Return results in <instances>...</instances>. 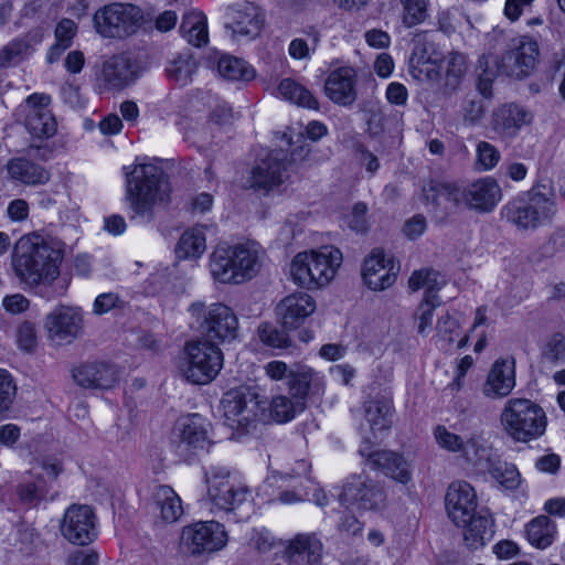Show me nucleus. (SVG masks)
<instances>
[{
	"label": "nucleus",
	"instance_id": "393cba45",
	"mask_svg": "<svg viewBox=\"0 0 565 565\" xmlns=\"http://www.w3.org/2000/svg\"><path fill=\"white\" fill-rule=\"evenodd\" d=\"M448 516L456 525L467 524L477 508L475 489L466 481H455L445 497Z\"/></svg>",
	"mask_w": 565,
	"mask_h": 565
},
{
	"label": "nucleus",
	"instance_id": "c9c22d12",
	"mask_svg": "<svg viewBox=\"0 0 565 565\" xmlns=\"http://www.w3.org/2000/svg\"><path fill=\"white\" fill-rule=\"evenodd\" d=\"M465 529L463 540L471 550L483 546L493 536V520L489 516L475 513L469 518L467 524L459 525Z\"/></svg>",
	"mask_w": 565,
	"mask_h": 565
},
{
	"label": "nucleus",
	"instance_id": "79ce46f5",
	"mask_svg": "<svg viewBox=\"0 0 565 565\" xmlns=\"http://www.w3.org/2000/svg\"><path fill=\"white\" fill-rule=\"evenodd\" d=\"M556 525L546 515L534 518L526 525V536L529 542L537 548H546L555 537Z\"/></svg>",
	"mask_w": 565,
	"mask_h": 565
},
{
	"label": "nucleus",
	"instance_id": "2f4dec72",
	"mask_svg": "<svg viewBox=\"0 0 565 565\" xmlns=\"http://www.w3.org/2000/svg\"><path fill=\"white\" fill-rule=\"evenodd\" d=\"M322 550L316 534H298L286 547L285 559L288 565H319Z\"/></svg>",
	"mask_w": 565,
	"mask_h": 565
},
{
	"label": "nucleus",
	"instance_id": "f257e3e1",
	"mask_svg": "<svg viewBox=\"0 0 565 565\" xmlns=\"http://www.w3.org/2000/svg\"><path fill=\"white\" fill-rule=\"evenodd\" d=\"M63 244L38 234L20 237L11 254V266L19 281L30 288L52 285L60 276Z\"/></svg>",
	"mask_w": 565,
	"mask_h": 565
},
{
	"label": "nucleus",
	"instance_id": "e2e57ef3",
	"mask_svg": "<svg viewBox=\"0 0 565 565\" xmlns=\"http://www.w3.org/2000/svg\"><path fill=\"white\" fill-rule=\"evenodd\" d=\"M318 42L319 35L317 32H313L311 35L312 46L303 39H294L289 44L288 53L295 60H308L310 57L311 50H315Z\"/></svg>",
	"mask_w": 565,
	"mask_h": 565
},
{
	"label": "nucleus",
	"instance_id": "2eb2a0df",
	"mask_svg": "<svg viewBox=\"0 0 565 565\" xmlns=\"http://www.w3.org/2000/svg\"><path fill=\"white\" fill-rule=\"evenodd\" d=\"M43 327L52 343L70 344L83 332L82 311L76 307L60 305L46 315Z\"/></svg>",
	"mask_w": 565,
	"mask_h": 565
},
{
	"label": "nucleus",
	"instance_id": "bb28decb",
	"mask_svg": "<svg viewBox=\"0 0 565 565\" xmlns=\"http://www.w3.org/2000/svg\"><path fill=\"white\" fill-rule=\"evenodd\" d=\"M356 72L351 66L331 71L324 82L326 95L340 106H350L358 98Z\"/></svg>",
	"mask_w": 565,
	"mask_h": 565
},
{
	"label": "nucleus",
	"instance_id": "dca6fc26",
	"mask_svg": "<svg viewBox=\"0 0 565 565\" xmlns=\"http://www.w3.org/2000/svg\"><path fill=\"white\" fill-rule=\"evenodd\" d=\"M182 545L193 555L222 550L227 543L224 525L215 521L198 522L183 527Z\"/></svg>",
	"mask_w": 565,
	"mask_h": 565
},
{
	"label": "nucleus",
	"instance_id": "4be33fe9",
	"mask_svg": "<svg viewBox=\"0 0 565 565\" xmlns=\"http://www.w3.org/2000/svg\"><path fill=\"white\" fill-rule=\"evenodd\" d=\"M516 385L515 359L512 356L497 359L482 384V394L490 399L508 397Z\"/></svg>",
	"mask_w": 565,
	"mask_h": 565
},
{
	"label": "nucleus",
	"instance_id": "ea45409f",
	"mask_svg": "<svg viewBox=\"0 0 565 565\" xmlns=\"http://www.w3.org/2000/svg\"><path fill=\"white\" fill-rule=\"evenodd\" d=\"M206 249V238L203 228L192 227L185 231L175 247L178 258L195 259L201 257Z\"/></svg>",
	"mask_w": 565,
	"mask_h": 565
},
{
	"label": "nucleus",
	"instance_id": "5701e85b",
	"mask_svg": "<svg viewBox=\"0 0 565 565\" xmlns=\"http://www.w3.org/2000/svg\"><path fill=\"white\" fill-rule=\"evenodd\" d=\"M317 309L312 296L303 291H296L284 297L276 306V315L282 327L297 329L305 323Z\"/></svg>",
	"mask_w": 565,
	"mask_h": 565
},
{
	"label": "nucleus",
	"instance_id": "412c9836",
	"mask_svg": "<svg viewBox=\"0 0 565 565\" xmlns=\"http://www.w3.org/2000/svg\"><path fill=\"white\" fill-rule=\"evenodd\" d=\"M285 171L286 154L282 150H275L257 162L246 183L257 192L268 193L282 183Z\"/></svg>",
	"mask_w": 565,
	"mask_h": 565
},
{
	"label": "nucleus",
	"instance_id": "39448f33",
	"mask_svg": "<svg viewBox=\"0 0 565 565\" xmlns=\"http://www.w3.org/2000/svg\"><path fill=\"white\" fill-rule=\"evenodd\" d=\"M342 264V253L334 246H322L298 253L290 264L292 281L301 288L319 289L334 278Z\"/></svg>",
	"mask_w": 565,
	"mask_h": 565
},
{
	"label": "nucleus",
	"instance_id": "7c9ffc66",
	"mask_svg": "<svg viewBox=\"0 0 565 565\" xmlns=\"http://www.w3.org/2000/svg\"><path fill=\"white\" fill-rule=\"evenodd\" d=\"M361 455L367 457L373 469L381 470L395 481L406 484L412 480V466L402 455L391 450H377L367 455L361 450Z\"/></svg>",
	"mask_w": 565,
	"mask_h": 565
},
{
	"label": "nucleus",
	"instance_id": "a19ab883",
	"mask_svg": "<svg viewBox=\"0 0 565 565\" xmlns=\"http://www.w3.org/2000/svg\"><path fill=\"white\" fill-rule=\"evenodd\" d=\"M216 71L227 81H250L255 76L254 68L245 61L227 54L217 57Z\"/></svg>",
	"mask_w": 565,
	"mask_h": 565
},
{
	"label": "nucleus",
	"instance_id": "6e6552de",
	"mask_svg": "<svg viewBox=\"0 0 565 565\" xmlns=\"http://www.w3.org/2000/svg\"><path fill=\"white\" fill-rule=\"evenodd\" d=\"M189 312L205 340L230 342L236 338L238 319L228 306L221 302L206 306L198 301L190 306Z\"/></svg>",
	"mask_w": 565,
	"mask_h": 565
},
{
	"label": "nucleus",
	"instance_id": "e433bc0d",
	"mask_svg": "<svg viewBox=\"0 0 565 565\" xmlns=\"http://www.w3.org/2000/svg\"><path fill=\"white\" fill-rule=\"evenodd\" d=\"M180 32L186 42L193 46L201 47L209 41L206 17L201 11H190L184 14Z\"/></svg>",
	"mask_w": 565,
	"mask_h": 565
},
{
	"label": "nucleus",
	"instance_id": "f03ea898",
	"mask_svg": "<svg viewBox=\"0 0 565 565\" xmlns=\"http://www.w3.org/2000/svg\"><path fill=\"white\" fill-rule=\"evenodd\" d=\"M126 201L132 217L153 218V211L170 201L171 185L163 169L153 163H136L125 167Z\"/></svg>",
	"mask_w": 565,
	"mask_h": 565
},
{
	"label": "nucleus",
	"instance_id": "09e8293b",
	"mask_svg": "<svg viewBox=\"0 0 565 565\" xmlns=\"http://www.w3.org/2000/svg\"><path fill=\"white\" fill-rule=\"evenodd\" d=\"M316 375L313 370L306 365H292L289 371L288 388L296 401L305 404V399Z\"/></svg>",
	"mask_w": 565,
	"mask_h": 565
},
{
	"label": "nucleus",
	"instance_id": "cd10ccee",
	"mask_svg": "<svg viewBox=\"0 0 565 565\" xmlns=\"http://www.w3.org/2000/svg\"><path fill=\"white\" fill-rule=\"evenodd\" d=\"M226 28L234 35L254 38L259 34L263 17L257 6L252 2L235 3L226 9Z\"/></svg>",
	"mask_w": 565,
	"mask_h": 565
},
{
	"label": "nucleus",
	"instance_id": "f8f14e48",
	"mask_svg": "<svg viewBox=\"0 0 565 565\" xmlns=\"http://www.w3.org/2000/svg\"><path fill=\"white\" fill-rule=\"evenodd\" d=\"M50 102L45 94H32L17 110L18 118L34 139H47L56 132V120L49 108Z\"/></svg>",
	"mask_w": 565,
	"mask_h": 565
},
{
	"label": "nucleus",
	"instance_id": "338daca9",
	"mask_svg": "<svg viewBox=\"0 0 565 565\" xmlns=\"http://www.w3.org/2000/svg\"><path fill=\"white\" fill-rule=\"evenodd\" d=\"M414 76L419 79L436 81L440 76L441 62H424L412 64Z\"/></svg>",
	"mask_w": 565,
	"mask_h": 565
},
{
	"label": "nucleus",
	"instance_id": "6ab92c4d",
	"mask_svg": "<svg viewBox=\"0 0 565 565\" xmlns=\"http://www.w3.org/2000/svg\"><path fill=\"white\" fill-rule=\"evenodd\" d=\"M95 519V513L89 505L73 504L66 509L61 521V533L73 544L87 545L97 535Z\"/></svg>",
	"mask_w": 565,
	"mask_h": 565
},
{
	"label": "nucleus",
	"instance_id": "f3484780",
	"mask_svg": "<svg viewBox=\"0 0 565 565\" xmlns=\"http://www.w3.org/2000/svg\"><path fill=\"white\" fill-rule=\"evenodd\" d=\"M339 501L347 509L375 510L384 504L383 488L364 475L351 476L339 494Z\"/></svg>",
	"mask_w": 565,
	"mask_h": 565
},
{
	"label": "nucleus",
	"instance_id": "3c124183",
	"mask_svg": "<svg viewBox=\"0 0 565 565\" xmlns=\"http://www.w3.org/2000/svg\"><path fill=\"white\" fill-rule=\"evenodd\" d=\"M441 301L437 294H425L422 302L417 307L414 317L417 323V331L425 335L433 326V317L435 309L440 306Z\"/></svg>",
	"mask_w": 565,
	"mask_h": 565
},
{
	"label": "nucleus",
	"instance_id": "864d4df0",
	"mask_svg": "<svg viewBox=\"0 0 565 565\" xmlns=\"http://www.w3.org/2000/svg\"><path fill=\"white\" fill-rule=\"evenodd\" d=\"M444 285V280L438 271L429 269L416 270L408 279V286L413 291L425 288V294H437Z\"/></svg>",
	"mask_w": 565,
	"mask_h": 565
},
{
	"label": "nucleus",
	"instance_id": "1a4fd4ad",
	"mask_svg": "<svg viewBox=\"0 0 565 565\" xmlns=\"http://www.w3.org/2000/svg\"><path fill=\"white\" fill-rule=\"evenodd\" d=\"M223 367V353L209 340L189 342L185 347V360L181 366L182 376L190 383L205 385L211 383Z\"/></svg>",
	"mask_w": 565,
	"mask_h": 565
},
{
	"label": "nucleus",
	"instance_id": "052dcab7",
	"mask_svg": "<svg viewBox=\"0 0 565 565\" xmlns=\"http://www.w3.org/2000/svg\"><path fill=\"white\" fill-rule=\"evenodd\" d=\"M15 396V385L11 375L0 369V414L11 406Z\"/></svg>",
	"mask_w": 565,
	"mask_h": 565
},
{
	"label": "nucleus",
	"instance_id": "58836bf2",
	"mask_svg": "<svg viewBox=\"0 0 565 565\" xmlns=\"http://www.w3.org/2000/svg\"><path fill=\"white\" fill-rule=\"evenodd\" d=\"M153 500L166 522H175L183 514L181 499L169 486H158L153 491Z\"/></svg>",
	"mask_w": 565,
	"mask_h": 565
},
{
	"label": "nucleus",
	"instance_id": "aec40b11",
	"mask_svg": "<svg viewBox=\"0 0 565 565\" xmlns=\"http://www.w3.org/2000/svg\"><path fill=\"white\" fill-rule=\"evenodd\" d=\"M139 63L127 54H117L106 60L97 81L105 90H121L140 75Z\"/></svg>",
	"mask_w": 565,
	"mask_h": 565
},
{
	"label": "nucleus",
	"instance_id": "69168bd1",
	"mask_svg": "<svg viewBox=\"0 0 565 565\" xmlns=\"http://www.w3.org/2000/svg\"><path fill=\"white\" fill-rule=\"evenodd\" d=\"M122 301L119 296L115 292H106L99 295L93 305V312L95 315H104L109 312L111 309L120 308Z\"/></svg>",
	"mask_w": 565,
	"mask_h": 565
},
{
	"label": "nucleus",
	"instance_id": "8fccbe9b",
	"mask_svg": "<svg viewBox=\"0 0 565 565\" xmlns=\"http://www.w3.org/2000/svg\"><path fill=\"white\" fill-rule=\"evenodd\" d=\"M413 44L411 65L424 62H441V54L430 40L429 32L417 33L413 39Z\"/></svg>",
	"mask_w": 565,
	"mask_h": 565
},
{
	"label": "nucleus",
	"instance_id": "a878e982",
	"mask_svg": "<svg viewBox=\"0 0 565 565\" xmlns=\"http://www.w3.org/2000/svg\"><path fill=\"white\" fill-rule=\"evenodd\" d=\"M425 201L441 216L452 213L463 203V192L456 183L430 180L423 186Z\"/></svg>",
	"mask_w": 565,
	"mask_h": 565
},
{
	"label": "nucleus",
	"instance_id": "72a5a7b5",
	"mask_svg": "<svg viewBox=\"0 0 565 565\" xmlns=\"http://www.w3.org/2000/svg\"><path fill=\"white\" fill-rule=\"evenodd\" d=\"M42 40L39 32H29L22 38L9 42L0 50V70L18 65L28 58L34 51V46Z\"/></svg>",
	"mask_w": 565,
	"mask_h": 565
},
{
	"label": "nucleus",
	"instance_id": "37998d69",
	"mask_svg": "<svg viewBox=\"0 0 565 565\" xmlns=\"http://www.w3.org/2000/svg\"><path fill=\"white\" fill-rule=\"evenodd\" d=\"M279 96L292 104L310 109L318 108V100L311 92L292 78H284L278 85Z\"/></svg>",
	"mask_w": 565,
	"mask_h": 565
},
{
	"label": "nucleus",
	"instance_id": "5fc2aeb1",
	"mask_svg": "<svg viewBox=\"0 0 565 565\" xmlns=\"http://www.w3.org/2000/svg\"><path fill=\"white\" fill-rule=\"evenodd\" d=\"M542 359L554 365L565 363V332L551 334L542 347Z\"/></svg>",
	"mask_w": 565,
	"mask_h": 565
},
{
	"label": "nucleus",
	"instance_id": "473e14b6",
	"mask_svg": "<svg viewBox=\"0 0 565 565\" xmlns=\"http://www.w3.org/2000/svg\"><path fill=\"white\" fill-rule=\"evenodd\" d=\"M75 382L85 388L106 390L113 387L118 381L117 370L107 363H86L73 372Z\"/></svg>",
	"mask_w": 565,
	"mask_h": 565
},
{
	"label": "nucleus",
	"instance_id": "a211bd4d",
	"mask_svg": "<svg viewBox=\"0 0 565 565\" xmlns=\"http://www.w3.org/2000/svg\"><path fill=\"white\" fill-rule=\"evenodd\" d=\"M537 57L536 41L529 36L515 38L498 64V72L510 77L522 78L535 68Z\"/></svg>",
	"mask_w": 565,
	"mask_h": 565
},
{
	"label": "nucleus",
	"instance_id": "7ed1b4c3",
	"mask_svg": "<svg viewBox=\"0 0 565 565\" xmlns=\"http://www.w3.org/2000/svg\"><path fill=\"white\" fill-rule=\"evenodd\" d=\"M557 212L556 193L551 183L537 182L502 209L507 222L518 230H536L548 224Z\"/></svg>",
	"mask_w": 565,
	"mask_h": 565
},
{
	"label": "nucleus",
	"instance_id": "f704fd0d",
	"mask_svg": "<svg viewBox=\"0 0 565 565\" xmlns=\"http://www.w3.org/2000/svg\"><path fill=\"white\" fill-rule=\"evenodd\" d=\"M7 170L11 179L28 185L43 184L50 179L43 167L24 158L10 160Z\"/></svg>",
	"mask_w": 565,
	"mask_h": 565
},
{
	"label": "nucleus",
	"instance_id": "de8ad7c7",
	"mask_svg": "<svg viewBox=\"0 0 565 565\" xmlns=\"http://www.w3.org/2000/svg\"><path fill=\"white\" fill-rule=\"evenodd\" d=\"M441 66L445 70V87L449 92H454L460 85L467 73V57L460 52L452 51L444 60Z\"/></svg>",
	"mask_w": 565,
	"mask_h": 565
},
{
	"label": "nucleus",
	"instance_id": "603ef678",
	"mask_svg": "<svg viewBox=\"0 0 565 565\" xmlns=\"http://www.w3.org/2000/svg\"><path fill=\"white\" fill-rule=\"evenodd\" d=\"M436 330L438 339L444 342V348L451 345L457 339L459 348L467 343V337L460 338L461 330L458 321L448 313L438 320Z\"/></svg>",
	"mask_w": 565,
	"mask_h": 565
},
{
	"label": "nucleus",
	"instance_id": "9b49d317",
	"mask_svg": "<svg viewBox=\"0 0 565 565\" xmlns=\"http://www.w3.org/2000/svg\"><path fill=\"white\" fill-rule=\"evenodd\" d=\"M224 424L231 429L247 431L257 422H266L265 413L259 412L256 394L241 386L227 391L222 399Z\"/></svg>",
	"mask_w": 565,
	"mask_h": 565
},
{
	"label": "nucleus",
	"instance_id": "0eeeda50",
	"mask_svg": "<svg viewBox=\"0 0 565 565\" xmlns=\"http://www.w3.org/2000/svg\"><path fill=\"white\" fill-rule=\"evenodd\" d=\"M500 422L505 434L518 443H527L541 437L547 425L543 408L527 398L507 401Z\"/></svg>",
	"mask_w": 565,
	"mask_h": 565
},
{
	"label": "nucleus",
	"instance_id": "c85d7f7f",
	"mask_svg": "<svg viewBox=\"0 0 565 565\" xmlns=\"http://www.w3.org/2000/svg\"><path fill=\"white\" fill-rule=\"evenodd\" d=\"M463 192V203L479 212H491L502 199V191L495 179L481 178L469 184Z\"/></svg>",
	"mask_w": 565,
	"mask_h": 565
},
{
	"label": "nucleus",
	"instance_id": "20e7f679",
	"mask_svg": "<svg viewBox=\"0 0 565 565\" xmlns=\"http://www.w3.org/2000/svg\"><path fill=\"white\" fill-rule=\"evenodd\" d=\"M260 254L255 242L217 246L210 255L211 275L222 284H242L258 273Z\"/></svg>",
	"mask_w": 565,
	"mask_h": 565
},
{
	"label": "nucleus",
	"instance_id": "680f3d73",
	"mask_svg": "<svg viewBox=\"0 0 565 565\" xmlns=\"http://www.w3.org/2000/svg\"><path fill=\"white\" fill-rule=\"evenodd\" d=\"M76 25L74 21L70 19H63L55 29V36L57 43L55 44V49L58 53H63L70 45L71 40L75 34Z\"/></svg>",
	"mask_w": 565,
	"mask_h": 565
},
{
	"label": "nucleus",
	"instance_id": "c756f323",
	"mask_svg": "<svg viewBox=\"0 0 565 565\" xmlns=\"http://www.w3.org/2000/svg\"><path fill=\"white\" fill-rule=\"evenodd\" d=\"M532 120V113L523 106L505 104L493 111L492 129L501 138H513L522 127L529 126Z\"/></svg>",
	"mask_w": 565,
	"mask_h": 565
},
{
	"label": "nucleus",
	"instance_id": "bf43d9fd",
	"mask_svg": "<svg viewBox=\"0 0 565 565\" xmlns=\"http://www.w3.org/2000/svg\"><path fill=\"white\" fill-rule=\"evenodd\" d=\"M17 342L21 350L32 352L38 345L35 326L32 322H22L17 330Z\"/></svg>",
	"mask_w": 565,
	"mask_h": 565
},
{
	"label": "nucleus",
	"instance_id": "0e129e2a",
	"mask_svg": "<svg viewBox=\"0 0 565 565\" xmlns=\"http://www.w3.org/2000/svg\"><path fill=\"white\" fill-rule=\"evenodd\" d=\"M478 68L481 72L478 75V89L484 97L492 95V83L497 72L489 68V63L486 57H481L478 61Z\"/></svg>",
	"mask_w": 565,
	"mask_h": 565
},
{
	"label": "nucleus",
	"instance_id": "6e6d98bb",
	"mask_svg": "<svg viewBox=\"0 0 565 565\" xmlns=\"http://www.w3.org/2000/svg\"><path fill=\"white\" fill-rule=\"evenodd\" d=\"M501 153L492 143L479 141L476 147V169L478 171H490L497 167Z\"/></svg>",
	"mask_w": 565,
	"mask_h": 565
},
{
	"label": "nucleus",
	"instance_id": "a18cd8bd",
	"mask_svg": "<svg viewBox=\"0 0 565 565\" xmlns=\"http://www.w3.org/2000/svg\"><path fill=\"white\" fill-rule=\"evenodd\" d=\"M473 467L479 470H487L493 480L508 490L516 489L520 484V473L515 466L500 461L494 462L491 460V456H489L484 466Z\"/></svg>",
	"mask_w": 565,
	"mask_h": 565
},
{
	"label": "nucleus",
	"instance_id": "49530a36",
	"mask_svg": "<svg viewBox=\"0 0 565 565\" xmlns=\"http://www.w3.org/2000/svg\"><path fill=\"white\" fill-rule=\"evenodd\" d=\"M303 408L305 404L296 401L294 397L289 398L285 395H277L269 403L268 415L265 414V417L266 420L270 418L276 423L282 424L294 419L297 413L303 411Z\"/></svg>",
	"mask_w": 565,
	"mask_h": 565
},
{
	"label": "nucleus",
	"instance_id": "ddd939ff",
	"mask_svg": "<svg viewBox=\"0 0 565 565\" xmlns=\"http://www.w3.org/2000/svg\"><path fill=\"white\" fill-rule=\"evenodd\" d=\"M212 424L198 413L179 417L172 431V444L180 455L193 454L210 445Z\"/></svg>",
	"mask_w": 565,
	"mask_h": 565
},
{
	"label": "nucleus",
	"instance_id": "13d9d810",
	"mask_svg": "<svg viewBox=\"0 0 565 565\" xmlns=\"http://www.w3.org/2000/svg\"><path fill=\"white\" fill-rule=\"evenodd\" d=\"M258 333L262 342L266 345L273 348H287L289 345V338L287 333L273 324H262L258 329Z\"/></svg>",
	"mask_w": 565,
	"mask_h": 565
},
{
	"label": "nucleus",
	"instance_id": "774afa93",
	"mask_svg": "<svg viewBox=\"0 0 565 565\" xmlns=\"http://www.w3.org/2000/svg\"><path fill=\"white\" fill-rule=\"evenodd\" d=\"M367 206L364 203H356L349 216V226L356 232H364L367 228Z\"/></svg>",
	"mask_w": 565,
	"mask_h": 565
},
{
	"label": "nucleus",
	"instance_id": "423d86ee",
	"mask_svg": "<svg viewBox=\"0 0 565 565\" xmlns=\"http://www.w3.org/2000/svg\"><path fill=\"white\" fill-rule=\"evenodd\" d=\"M207 499L212 512H225L233 515L234 522L248 518L245 507L250 505L249 490L231 480V473L222 467H211L205 471Z\"/></svg>",
	"mask_w": 565,
	"mask_h": 565
},
{
	"label": "nucleus",
	"instance_id": "c03bdc74",
	"mask_svg": "<svg viewBox=\"0 0 565 565\" xmlns=\"http://www.w3.org/2000/svg\"><path fill=\"white\" fill-rule=\"evenodd\" d=\"M196 70L198 62L195 58L189 53H183L168 63L166 73L170 81L180 86H185L192 82L193 74Z\"/></svg>",
	"mask_w": 565,
	"mask_h": 565
},
{
	"label": "nucleus",
	"instance_id": "4d7b16f0",
	"mask_svg": "<svg viewBox=\"0 0 565 565\" xmlns=\"http://www.w3.org/2000/svg\"><path fill=\"white\" fill-rule=\"evenodd\" d=\"M403 4V23L412 28L422 23L427 17V2L425 0H399Z\"/></svg>",
	"mask_w": 565,
	"mask_h": 565
},
{
	"label": "nucleus",
	"instance_id": "9d476101",
	"mask_svg": "<svg viewBox=\"0 0 565 565\" xmlns=\"http://www.w3.org/2000/svg\"><path fill=\"white\" fill-rule=\"evenodd\" d=\"M142 19L143 13L139 7L114 2L99 8L93 17V23L103 38L122 39L135 33Z\"/></svg>",
	"mask_w": 565,
	"mask_h": 565
},
{
	"label": "nucleus",
	"instance_id": "b1692460",
	"mask_svg": "<svg viewBox=\"0 0 565 565\" xmlns=\"http://www.w3.org/2000/svg\"><path fill=\"white\" fill-rule=\"evenodd\" d=\"M362 277L372 290L381 291L391 287L396 280L393 258L381 248L373 249L363 263Z\"/></svg>",
	"mask_w": 565,
	"mask_h": 565
},
{
	"label": "nucleus",
	"instance_id": "4c0bfd02",
	"mask_svg": "<svg viewBox=\"0 0 565 565\" xmlns=\"http://www.w3.org/2000/svg\"><path fill=\"white\" fill-rule=\"evenodd\" d=\"M364 416L370 425V429L375 436L377 431H383L391 426V402L384 397H374L364 402Z\"/></svg>",
	"mask_w": 565,
	"mask_h": 565
},
{
	"label": "nucleus",
	"instance_id": "4468645a",
	"mask_svg": "<svg viewBox=\"0 0 565 565\" xmlns=\"http://www.w3.org/2000/svg\"><path fill=\"white\" fill-rule=\"evenodd\" d=\"M434 438L439 448L460 454L461 458L471 466H484L491 454V448L479 435H471L463 439L444 425L435 427Z\"/></svg>",
	"mask_w": 565,
	"mask_h": 565
}]
</instances>
